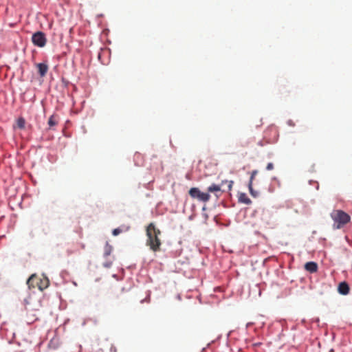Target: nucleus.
Listing matches in <instances>:
<instances>
[{
  "label": "nucleus",
  "instance_id": "1",
  "mask_svg": "<svg viewBox=\"0 0 352 352\" xmlns=\"http://www.w3.org/2000/svg\"><path fill=\"white\" fill-rule=\"evenodd\" d=\"M146 245L149 246L150 249L153 252H158L160 250L161 240L159 236L161 234V231L157 228L153 223H151L146 228Z\"/></svg>",
  "mask_w": 352,
  "mask_h": 352
},
{
  "label": "nucleus",
  "instance_id": "2",
  "mask_svg": "<svg viewBox=\"0 0 352 352\" xmlns=\"http://www.w3.org/2000/svg\"><path fill=\"white\" fill-rule=\"evenodd\" d=\"M331 217L334 221L333 226L337 229L343 227L351 219L350 216L347 213L340 210H333L331 214Z\"/></svg>",
  "mask_w": 352,
  "mask_h": 352
},
{
  "label": "nucleus",
  "instance_id": "3",
  "mask_svg": "<svg viewBox=\"0 0 352 352\" xmlns=\"http://www.w3.org/2000/svg\"><path fill=\"white\" fill-rule=\"evenodd\" d=\"M188 193L192 199H196L202 202H207L210 199V195L208 192H203L198 188H191Z\"/></svg>",
  "mask_w": 352,
  "mask_h": 352
},
{
  "label": "nucleus",
  "instance_id": "4",
  "mask_svg": "<svg viewBox=\"0 0 352 352\" xmlns=\"http://www.w3.org/2000/svg\"><path fill=\"white\" fill-rule=\"evenodd\" d=\"M33 44L39 47H43L47 43L45 35L42 32H36L32 36Z\"/></svg>",
  "mask_w": 352,
  "mask_h": 352
},
{
  "label": "nucleus",
  "instance_id": "5",
  "mask_svg": "<svg viewBox=\"0 0 352 352\" xmlns=\"http://www.w3.org/2000/svg\"><path fill=\"white\" fill-rule=\"evenodd\" d=\"M36 67L41 77H44L49 69L48 65L46 63H36Z\"/></svg>",
  "mask_w": 352,
  "mask_h": 352
},
{
  "label": "nucleus",
  "instance_id": "6",
  "mask_svg": "<svg viewBox=\"0 0 352 352\" xmlns=\"http://www.w3.org/2000/svg\"><path fill=\"white\" fill-rule=\"evenodd\" d=\"M338 292L342 295H346L349 292V286L346 282H342L338 285Z\"/></svg>",
  "mask_w": 352,
  "mask_h": 352
},
{
  "label": "nucleus",
  "instance_id": "7",
  "mask_svg": "<svg viewBox=\"0 0 352 352\" xmlns=\"http://www.w3.org/2000/svg\"><path fill=\"white\" fill-rule=\"evenodd\" d=\"M305 269L311 273H314V272H317L318 265L315 262H312V261L307 262L305 265Z\"/></svg>",
  "mask_w": 352,
  "mask_h": 352
},
{
  "label": "nucleus",
  "instance_id": "8",
  "mask_svg": "<svg viewBox=\"0 0 352 352\" xmlns=\"http://www.w3.org/2000/svg\"><path fill=\"white\" fill-rule=\"evenodd\" d=\"M50 284V281L47 278L45 277L43 279H40L39 282L37 283V286L40 290L46 289Z\"/></svg>",
  "mask_w": 352,
  "mask_h": 352
},
{
  "label": "nucleus",
  "instance_id": "9",
  "mask_svg": "<svg viewBox=\"0 0 352 352\" xmlns=\"http://www.w3.org/2000/svg\"><path fill=\"white\" fill-rule=\"evenodd\" d=\"M129 228H130L129 226H123L122 227L117 228H115L114 230H113L112 234L113 236H117L123 232L128 231L129 230Z\"/></svg>",
  "mask_w": 352,
  "mask_h": 352
},
{
  "label": "nucleus",
  "instance_id": "10",
  "mask_svg": "<svg viewBox=\"0 0 352 352\" xmlns=\"http://www.w3.org/2000/svg\"><path fill=\"white\" fill-rule=\"evenodd\" d=\"M239 201L241 202V203H243V204H250L252 203L251 200L250 198H248V197L247 196V195L245 193H240L239 196Z\"/></svg>",
  "mask_w": 352,
  "mask_h": 352
},
{
  "label": "nucleus",
  "instance_id": "11",
  "mask_svg": "<svg viewBox=\"0 0 352 352\" xmlns=\"http://www.w3.org/2000/svg\"><path fill=\"white\" fill-rule=\"evenodd\" d=\"M208 191L209 192H220L221 187L219 185L213 184L208 188Z\"/></svg>",
  "mask_w": 352,
  "mask_h": 352
},
{
  "label": "nucleus",
  "instance_id": "12",
  "mask_svg": "<svg viewBox=\"0 0 352 352\" xmlns=\"http://www.w3.org/2000/svg\"><path fill=\"white\" fill-rule=\"evenodd\" d=\"M57 123H58V121L56 119V116L54 115L51 116L48 120V125L50 127H52L54 126H56L57 124Z\"/></svg>",
  "mask_w": 352,
  "mask_h": 352
},
{
  "label": "nucleus",
  "instance_id": "13",
  "mask_svg": "<svg viewBox=\"0 0 352 352\" xmlns=\"http://www.w3.org/2000/svg\"><path fill=\"white\" fill-rule=\"evenodd\" d=\"M25 121L23 118H20L17 120V126L19 129H23L25 127Z\"/></svg>",
  "mask_w": 352,
  "mask_h": 352
},
{
  "label": "nucleus",
  "instance_id": "14",
  "mask_svg": "<svg viewBox=\"0 0 352 352\" xmlns=\"http://www.w3.org/2000/svg\"><path fill=\"white\" fill-rule=\"evenodd\" d=\"M248 187H249V190H250V194L253 197H256L258 195V192L254 190V189L252 188V184H249Z\"/></svg>",
  "mask_w": 352,
  "mask_h": 352
},
{
  "label": "nucleus",
  "instance_id": "15",
  "mask_svg": "<svg viewBox=\"0 0 352 352\" xmlns=\"http://www.w3.org/2000/svg\"><path fill=\"white\" fill-rule=\"evenodd\" d=\"M223 183H227L228 184V190L230 191L232 188V186H233V181H223L222 182V184Z\"/></svg>",
  "mask_w": 352,
  "mask_h": 352
},
{
  "label": "nucleus",
  "instance_id": "16",
  "mask_svg": "<svg viewBox=\"0 0 352 352\" xmlns=\"http://www.w3.org/2000/svg\"><path fill=\"white\" fill-rule=\"evenodd\" d=\"M258 171L256 170H254L252 172L249 184H252L253 179H254Z\"/></svg>",
  "mask_w": 352,
  "mask_h": 352
},
{
  "label": "nucleus",
  "instance_id": "17",
  "mask_svg": "<svg viewBox=\"0 0 352 352\" xmlns=\"http://www.w3.org/2000/svg\"><path fill=\"white\" fill-rule=\"evenodd\" d=\"M111 246H109L107 244V246H106V250H105V252H104V255L105 256H109L111 253Z\"/></svg>",
  "mask_w": 352,
  "mask_h": 352
},
{
  "label": "nucleus",
  "instance_id": "18",
  "mask_svg": "<svg viewBox=\"0 0 352 352\" xmlns=\"http://www.w3.org/2000/svg\"><path fill=\"white\" fill-rule=\"evenodd\" d=\"M273 168H274V164L272 162L268 163L266 166V169L267 170H273Z\"/></svg>",
  "mask_w": 352,
  "mask_h": 352
},
{
  "label": "nucleus",
  "instance_id": "19",
  "mask_svg": "<svg viewBox=\"0 0 352 352\" xmlns=\"http://www.w3.org/2000/svg\"><path fill=\"white\" fill-rule=\"evenodd\" d=\"M36 276L35 274H32L28 280V284H29L31 281H33L35 278H36Z\"/></svg>",
  "mask_w": 352,
  "mask_h": 352
},
{
  "label": "nucleus",
  "instance_id": "20",
  "mask_svg": "<svg viewBox=\"0 0 352 352\" xmlns=\"http://www.w3.org/2000/svg\"><path fill=\"white\" fill-rule=\"evenodd\" d=\"M260 344H261V343H260V342H258V343H255V344H254L253 345H254V346H259Z\"/></svg>",
  "mask_w": 352,
  "mask_h": 352
}]
</instances>
